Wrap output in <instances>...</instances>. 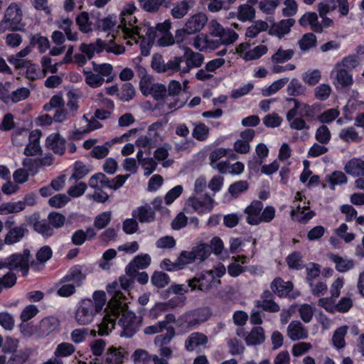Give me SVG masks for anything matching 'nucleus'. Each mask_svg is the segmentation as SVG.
Wrapping results in <instances>:
<instances>
[{
	"mask_svg": "<svg viewBox=\"0 0 364 364\" xmlns=\"http://www.w3.org/2000/svg\"><path fill=\"white\" fill-rule=\"evenodd\" d=\"M128 306L123 311L117 313L112 310V314H106L102 319V321L97 324L98 335L100 336H107L114 328L116 318L122 314L119 321V325L122 331L120 333L122 337L132 338L139 329L142 318L137 317L134 312L127 311Z\"/></svg>",
	"mask_w": 364,
	"mask_h": 364,
	"instance_id": "obj_1",
	"label": "nucleus"
},
{
	"mask_svg": "<svg viewBox=\"0 0 364 364\" xmlns=\"http://www.w3.org/2000/svg\"><path fill=\"white\" fill-rule=\"evenodd\" d=\"M93 300H82L75 312V320L80 325H87L92 322L95 315L102 311L106 303V294L103 291H96Z\"/></svg>",
	"mask_w": 364,
	"mask_h": 364,
	"instance_id": "obj_2",
	"label": "nucleus"
},
{
	"mask_svg": "<svg viewBox=\"0 0 364 364\" xmlns=\"http://www.w3.org/2000/svg\"><path fill=\"white\" fill-rule=\"evenodd\" d=\"M136 7L134 4H128L121 12L122 23L119 26L122 28V32L128 37H130L135 40L136 36L139 38H141V28L138 26H134V24L136 22L135 16H132Z\"/></svg>",
	"mask_w": 364,
	"mask_h": 364,
	"instance_id": "obj_3",
	"label": "nucleus"
},
{
	"mask_svg": "<svg viewBox=\"0 0 364 364\" xmlns=\"http://www.w3.org/2000/svg\"><path fill=\"white\" fill-rule=\"evenodd\" d=\"M84 278L85 276L80 269H72L60 280V284H68L62 285L58 289V295L63 297H68L73 295L75 292V287L81 285Z\"/></svg>",
	"mask_w": 364,
	"mask_h": 364,
	"instance_id": "obj_4",
	"label": "nucleus"
},
{
	"mask_svg": "<svg viewBox=\"0 0 364 364\" xmlns=\"http://www.w3.org/2000/svg\"><path fill=\"white\" fill-rule=\"evenodd\" d=\"M220 284V280L215 277L213 271L202 272L193 278L188 280V287L191 290H200L203 292H208L213 288L218 287Z\"/></svg>",
	"mask_w": 364,
	"mask_h": 364,
	"instance_id": "obj_5",
	"label": "nucleus"
},
{
	"mask_svg": "<svg viewBox=\"0 0 364 364\" xmlns=\"http://www.w3.org/2000/svg\"><path fill=\"white\" fill-rule=\"evenodd\" d=\"M130 176L129 174L119 175L113 179L109 180L104 173H98L93 175L89 181V186L91 188H97L99 183L102 188H109L112 190H117L123 186L126 180Z\"/></svg>",
	"mask_w": 364,
	"mask_h": 364,
	"instance_id": "obj_6",
	"label": "nucleus"
},
{
	"mask_svg": "<svg viewBox=\"0 0 364 364\" xmlns=\"http://www.w3.org/2000/svg\"><path fill=\"white\" fill-rule=\"evenodd\" d=\"M31 255L28 250H24L21 254H13L6 258V268L10 271L19 269L23 276H26L29 270V259Z\"/></svg>",
	"mask_w": 364,
	"mask_h": 364,
	"instance_id": "obj_7",
	"label": "nucleus"
},
{
	"mask_svg": "<svg viewBox=\"0 0 364 364\" xmlns=\"http://www.w3.org/2000/svg\"><path fill=\"white\" fill-rule=\"evenodd\" d=\"M119 284L117 282H114L112 284L107 285V290L108 294L112 295V298L108 303V306L111 308V310H114L117 313H119L127 306V304L122 301L126 296L120 291L117 290Z\"/></svg>",
	"mask_w": 364,
	"mask_h": 364,
	"instance_id": "obj_8",
	"label": "nucleus"
},
{
	"mask_svg": "<svg viewBox=\"0 0 364 364\" xmlns=\"http://www.w3.org/2000/svg\"><path fill=\"white\" fill-rule=\"evenodd\" d=\"M214 200L211 197L206 195L203 201L199 200L196 197H190L186 203V209L192 208L193 211H196L200 214L205 212H210L213 208ZM187 212H190L187 210Z\"/></svg>",
	"mask_w": 364,
	"mask_h": 364,
	"instance_id": "obj_9",
	"label": "nucleus"
},
{
	"mask_svg": "<svg viewBox=\"0 0 364 364\" xmlns=\"http://www.w3.org/2000/svg\"><path fill=\"white\" fill-rule=\"evenodd\" d=\"M182 57L183 61H186V65L182 67L181 70L183 73H189L191 68L200 67L204 60V57L201 53L194 52L189 48H185V53Z\"/></svg>",
	"mask_w": 364,
	"mask_h": 364,
	"instance_id": "obj_10",
	"label": "nucleus"
},
{
	"mask_svg": "<svg viewBox=\"0 0 364 364\" xmlns=\"http://www.w3.org/2000/svg\"><path fill=\"white\" fill-rule=\"evenodd\" d=\"M42 133L39 129L31 131L28 136V143L26 144L23 154L27 156H33L42 154V149L40 146V139Z\"/></svg>",
	"mask_w": 364,
	"mask_h": 364,
	"instance_id": "obj_11",
	"label": "nucleus"
},
{
	"mask_svg": "<svg viewBox=\"0 0 364 364\" xmlns=\"http://www.w3.org/2000/svg\"><path fill=\"white\" fill-rule=\"evenodd\" d=\"M208 17L203 13H198L188 18L185 23L186 31L188 34L200 32L205 26Z\"/></svg>",
	"mask_w": 364,
	"mask_h": 364,
	"instance_id": "obj_12",
	"label": "nucleus"
},
{
	"mask_svg": "<svg viewBox=\"0 0 364 364\" xmlns=\"http://www.w3.org/2000/svg\"><path fill=\"white\" fill-rule=\"evenodd\" d=\"M335 72L333 85L337 89L349 88L353 85L352 75L346 69L341 68V65H336Z\"/></svg>",
	"mask_w": 364,
	"mask_h": 364,
	"instance_id": "obj_13",
	"label": "nucleus"
},
{
	"mask_svg": "<svg viewBox=\"0 0 364 364\" xmlns=\"http://www.w3.org/2000/svg\"><path fill=\"white\" fill-rule=\"evenodd\" d=\"M287 336L293 341L306 339L309 336L308 330L299 321H292L287 327Z\"/></svg>",
	"mask_w": 364,
	"mask_h": 364,
	"instance_id": "obj_14",
	"label": "nucleus"
},
{
	"mask_svg": "<svg viewBox=\"0 0 364 364\" xmlns=\"http://www.w3.org/2000/svg\"><path fill=\"white\" fill-rule=\"evenodd\" d=\"M151 257L148 254H141L136 256L126 267L125 272L133 274L136 273L139 269H146L150 265Z\"/></svg>",
	"mask_w": 364,
	"mask_h": 364,
	"instance_id": "obj_15",
	"label": "nucleus"
},
{
	"mask_svg": "<svg viewBox=\"0 0 364 364\" xmlns=\"http://www.w3.org/2000/svg\"><path fill=\"white\" fill-rule=\"evenodd\" d=\"M294 23L295 20L293 18L284 19L278 23H274L269 28V34L282 38L284 35L290 32L291 28Z\"/></svg>",
	"mask_w": 364,
	"mask_h": 364,
	"instance_id": "obj_16",
	"label": "nucleus"
},
{
	"mask_svg": "<svg viewBox=\"0 0 364 364\" xmlns=\"http://www.w3.org/2000/svg\"><path fill=\"white\" fill-rule=\"evenodd\" d=\"M263 208V204L259 200L253 201L247 206L245 213L247 215V222L252 225H257L261 223V211Z\"/></svg>",
	"mask_w": 364,
	"mask_h": 364,
	"instance_id": "obj_17",
	"label": "nucleus"
},
{
	"mask_svg": "<svg viewBox=\"0 0 364 364\" xmlns=\"http://www.w3.org/2000/svg\"><path fill=\"white\" fill-rule=\"evenodd\" d=\"M46 146L55 154L63 155L65 150V139L58 133L51 134L46 139Z\"/></svg>",
	"mask_w": 364,
	"mask_h": 364,
	"instance_id": "obj_18",
	"label": "nucleus"
},
{
	"mask_svg": "<svg viewBox=\"0 0 364 364\" xmlns=\"http://www.w3.org/2000/svg\"><path fill=\"white\" fill-rule=\"evenodd\" d=\"M59 320L54 316H48L41 320L39 324V336L46 337L58 331Z\"/></svg>",
	"mask_w": 364,
	"mask_h": 364,
	"instance_id": "obj_19",
	"label": "nucleus"
},
{
	"mask_svg": "<svg viewBox=\"0 0 364 364\" xmlns=\"http://www.w3.org/2000/svg\"><path fill=\"white\" fill-rule=\"evenodd\" d=\"M28 230L25 224H22L16 228H12L7 232L4 237V243L12 245L20 242L27 234Z\"/></svg>",
	"mask_w": 364,
	"mask_h": 364,
	"instance_id": "obj_20",
	"label": "nucleus"
},
{
	"mask_svg": "<svg viewBox=\"0 0 364 364\" xmlns=\"http://www.w3.org/2000/svg\"><path fill=\"white\" fill-rule=\"evenodd\" d=\"M193 45L200 51H207L208 50H214L221 44L219 39H210L206 35L200 34L195 38Z\"/></svg>",
	"mask_w": 364,
	"mask_h": 364,
	"instance_id": "obj_21",
	"label": "nucleus"
},
{
	"mask_svg": "<svg viewBox=\"0 0 364 364\" xmlns=\"http://www.w3.org/2000/svg\"><path fill=\"white\" fill-rule=\"evenodd\" d=\"M166 8L171 7V14L174 18H182L188 12L193 6V1H176L170 4L168 3L165 5Z\"/></svg>",
	"mask_w": 364,
	"mask_h": 364,
	"instance_id": "obj_22",
	"label": "nucleus"
},
{
	"mask_svg": "<svg viewBox=\"0 0 364 364\" xmlns=\"http://www.w3.org/2000/svg\"><path fill=\"white\" fill-rule=\"evenodd\" d=\"M126 353L122 347L111 346L105 355V364H121Z\"/></svg>",
	"mask_w": 364,
	"mask_h": 364,
	"instance_id": "obj_23",
	"label": "nucleus"
},
{
	"mask_svg": "<svg viewBox=\"0 0 364 364\" xmlns=\"http://www.w3.org/2000/svg\"><path fill=\"white\" fill-rule=\"evenodd\" d=\"M272 291L279 297L287 296L293 289V284L291 282H284L281 278L274 279L271 283Z\"/></svg>",
	"mask_w": 364,
	"mask_h": 364,
	"instance_id": "obj_24",
	"label": "nucleus"
},
{
	"mask_svg": "<svg viewBox=\"0 0 364 364\" xmlns=\"http://www.w3.org/2000/svg\"><path fill=\"white\" fill-rule=\"evenodd\" d=\"M344 170L348 174L353 176H364V161L353 158L346 163Z\"/></svg>",
	"mask_w": 364,
	"mask_h": 364,
	"instance_id": "obj_25",
	"label": "nucleus"
},
{
	"mask_svg": "<svg viewBox=\"0 0 364 364\" xmlns=\"http://www.w3.org/2000/svg\"><path fill=\"white\" fill-rule=\"evenodd\" d=\"M133 218L140 223H151L155 219V213L149 205L140 206L132 212Z\"/></svg>",
	"mask_w": 364,
	"mask_h": 364,
	"instance_id": "obj_26",
	"label": "nucleus"
},
{
	"mask_svg": "<svg viewBox=\"0 0 364 364\" xmlns=\"http://www.w3.org/2000/svg\"><path fill=\"white\" fill-rule=\"evenodd\" d=\"M245 341L247 346L262 344L265 341L264 328L260 326L253 327L245 337Z\"/></svg>",
	"mask_w": 364,
	"mask_h": 364,
	"instance_id": "obj_27",
	"label": "nucleus"
},
{
	"mask_svg": "<svg viewBox=\"0 0 364 364\" xmlns=\"http://www.w3.org/2000/svg\"><path fill=\"white\" fill-rule=\"evenodd\" d=\"M299 23L302 26L309 24L311 29L316 33H321L323 31L322 26L318 21V16L314 12H309L304 14L299 20Z\"/></svg>",
	"mask_w": 364,
	"mask_h": 364,
	"instance_id": "obj_28",
	"label": "nucleus"
},
{
	"mask_svg": "<svg viewBox=\"0 0 364 364\" xmlns=\"http://www.w3.org/2000/svg\"><path fill=\"white\" fill-rule=\"evenodd\" d=\"M104 46L105 41L100 38H98L95 45L92 43H82L80 46V50L82 53L87 55L88 59H91L95 55V51H96L97 53H100L104 50Z\"/></svg>",
	"mask_w": 364,
	"mask_h": 364,
	"instance_id": "obj_29",
	"label": "nucleus"
},
{
	"mask_svg": "<svg viewBox=\"0 0 364 364\" xmlns=\"http://www.w3.org/2000/svg\"><path fill=\"white\" fill-rule=\"evenodd\" d=\"M207 341L208 338L205 335L200 333H193L186 340V348L188 350H193L197 347L205 345Z\"/></svg>",
	"mask_w": 364,
	"mask_h": 364,
	"instance_id": "obj_30",
	"label": "nucleus"
},
{
	"mask_svg": "<svg viewBox=\"0 0 364 364\" xmlns=\"http://www.w3.org/2000/svg\"><path fill=\"white\" fill-rule=\"evenodd\" d=\"M329 258L336 264V269L340 272H346L354 266V262L352 259H344L337 255L331 254Z\"/></svg>",
	"mask_w": 364,
	"mask_h": 364,
	"instance_id": "obj_31",
	"label": "nucleus"
},
{
	"mask_svg": "<svg viewBox=\"0 0 364 364\" xmlns=\"http://www.w3.org/2000/svg\"><path fill=\"white\" fill-rule=\"evenodd\" d=\"M83 74L85 75V83L92 88H96L102 86L105 82V78L100 75L97 73L94 70H83Z\"/></svg>",
	"mask_w": 364,
	"mask_h": 364,
	"instance_id": "obj_32",
	"label": "nucleus"
},
{
	"mask_svg": "<svg viewBox=\"0 0 364 364\" xmlns=\"http://www.w3.org/2000/svg\"><path fill=\"white\" fill-rule=\"evenodd\" d=\"M255 17V10L252 6L244 4L238 7L237 18L241 21H251Z\"/></svg>",
	"mask_w": 364,
	"mask_h": 364,
	"instance_id": "obj_33",
	"label": "nucleus"
},
{
	"mask_svg": "<svg viewBox=\"0 0 364 364\" xmlns=\"http://www.w3.org/2000/svg\"><path fill=\"white\" fill-rule=\"evenodd\" d=\"M58 27L65 32L67 38L71 41H75L77 39V33L72 32L73 22L71 19L67 18L60 20L57 22Z\"/></svg>",
	"mask_w": 364,
	"mask_h": 364,
	"instance_id": "obj_34",
	"label": "nucleus"
},
{
	"mask_svg": "<svg viewBox=\"0 0 364 364\" xmlns=\"http://www.w3.org/2000/svg\"><path fill=\"white\" fill-rule=\"evenodd\" d=\"M5 17L13 23L20 24L22 20V13L20 6L16 3H11L5 12Z\"/></svg>",
	"mask_w": 364,
	"mask_h": 364,
	"instance_id": "obj_35",
	"label": "nucleus"
},
{
	"mask_svg": "<svg viewBox=\"0 0 364 364\" xmlns=\"http://www.w3.org/2000/svg\"><path fill=\"white\" fill-rule=\"evenodd\" d=\"M348 328L347 326H343L334 331L332 342L337 349H341L345 346V336L347 333Z\"/></svg>",
	"mask_w": 364,
	"mask_h": 364,
	"instance_id": "obj_36",
	"label": "nucleus"
},
{
	"mask_svg": "<svg viewBox=\"0 0 364 364\" xmlns=\"http://www.w3.org/2000/svg\"><path fill=\"white\" fill-rule=\"evenodd\" d=\"M295 52L293 49L284 50L279 48L277 52L272 55V61L274 63H283L291 60Z\"/></svg>",
	"mask_w": 364,
	"mask_h": 364,
	"instance_id": "obj_37",
	"label": "nucleus"
},
{
	"mask_svg": "<svg viewBox=\"0 0 364 364\" xmlns=\"http://www.w3.org/2000/svg\"><path fill=\"white\" fill-rule=\"evenodd\" d=\"M288 267L290 269H301L305 265L302 259V255L299 252H293L286 259Z\"/></svg>",
	"mask_w": 364,
	"mask_h": 364,
	"instance_id": "obj_38",
	"label": "nucleus"
},
{
	"mask_svg": "<svg viewBox=\"0 0 364 364\" xmlns=\"http://www.w3.org/2000/svg\"><path fill=\"white\" fill-rule=\"evenodd\" d=\"M24 203L22 201L5 203L0 205V214L6 215L13 213H18L24 210Z\"/></svg>",
	"mask_w": 364,
	"mask_h": 364,
	"instance_id": "obj_39",
	"label": "nucleus"
},
{
	"mask_svg": "<svg viewBox=\"0 0 364 364\" xmlns=\"http://www.w3.org/2000/svg\"><path fill=\"white\" fill-rule=\"evenodd\" d=\"M204 311L198 309L188 313L185 316L186 321L188 325L194 326L203 323L207 320V316L204 315Z\"/></svg>",
	"mask_w": 364,
	"mask_h": 364,
	"instance_id": "obj_40",
	"label": "nucleus"
},
{
	"mask_svg": "<svg viewBox=\"0 0 364 364\" xmlns=\"http://www.w3.org/2000/svg\"><path fill=\"white\" fill-rule=\"evenodd\" d=\"M306 87L296 78H293L287 85V92L290 96H300L304 94Z\"/></svg>",
	"mask_w": 364,
	"mask_h": 364,
	"instance_id": "obj_41",
	"label": "nucleus"
},
{
	"mask_svg": "<svg viewBox=\"0 0 364 364\" xmlns=\"http://www.w3.org/2000/svg\"><path fill=\"white\" fill-rule=\"evenodd\" d=\"M151 282L157 288H164L170 282L168 275L163 272L156 271L151 277Z\"/></svg>",
	"mask_w": 364,
	"mask_h": 364,
	"instance_id": "obj_42",
	"label": "nucleus"
},
{
	"mask_svg": "<svg viewBox=\"0 0 364 364\" xmlns=\"http://www.w3.org/2000/svg\"><path fill=\"white\" fill-rule=\"evenodd\" d=\"M339 137L347 143L358 142L360 141L358 133L353 127L343 129L339 133Z\"/></svg>",
	"mask_w": 364,
	"mask_h": 364,
	"instance_id": "obj_43",
	"label": "nucleus"
},
{
	"mask_svg": "<svg viewBox=\"0 0 364 364\" xmlns=\"http://www.w3.org/2000/svg\"><path fill=\"white\" fill-rule=\"evenodd\" d=\"M288 82V77L281 78L277 81H274L268 87L262 90V95L264 97L270 96L281 90Z\"/></svg>",
	"mask_w": 364,
	"mask_h": 364,
	"instance_id": "obj_44",
	"label": "nucleus"
},
{
	"mask_svg": "<svg viewBox=\"0 0 364 364\" xmlns=\"http://www.w3.org/2000/svg\"><path fill=\"white\" fill-rule=\"evenodd\" d=\"M299 46L302 51H306L316 46V37L312 33L304 34L299 41Z\"/></svg>",
	"mask_w": 364,
	"mask_h": 364,
	"instance_id": "obj_45",
	"label": "nucleus"
},
{
	"mask_svg": "<svg viewBox=\"0 0 364 364\" xmlns=\"http://www.w3.org/2000/svg\"><path fill=\"white\" fill-rule=\"evenodd\" d=\"M166 333L163 335H159L155 337L154 343L156 346L162 347L168 344L175 336V329L173 326L165 328Z\"/></svg>",
	"mask_w": 364,
	"mask_h": 364,
	"instance_id": "obj_46",
	"label": "nucleus"
},
{
	"mask_svg": "<svg viewBox=\"0 0 364 364\" xmlns=\"http://www.w3.org/2000/svg\"><path fill=\"white\" fill-rule=\"evenodd\" d=\"M33 229L45 237L53 234V229L50 227L49 222L48 223L46 220L36 221L33 224Z\"/></svg>",
	"mask_w": 364,
	"mask_h": 364,
	"instance_id": "obj_47",
	"label": "nucleus"
},
{
	"mask_svg": "<svg viewBox=\"0 0 364 364\" xmlns=\"http://www.w3.org/2000/svg\"><path fill=\"white\" fill-rule=\"evenodd\" d=\"M112 219V212H103L97 215L94 220V227L98 230L106 228L110 223Z\"/></svg>",
	"mask_w": 364,
	"mask_h": 364,
	"instance_id": "obj_48",
	"label": "nucleus"
},
{
	"mask_svg": "<svg viewBox=\"0 0 364 364\" xmlns=\"http://www.w3.org/2000/svg\"><path fill=\"white\" fill-rule=\"evenodd\" d=\"M75 350L74 346L69 343H62L58 345L54 357H67L72 355Z\"/></svg>",
	"mask_w": 364,
	"mask_h": 364,
	"instance_id": "obj_49",
	"label": "nucleus"
},
{
	"mask_svg": "<svg viewBox=\"0 0 364 364\" xmlns=\"http://www.w3.org/2000/svg\"><path fill=\"white\" fill-rule=\"evenodd\" d=\"M149 94H151L156 100H161L167 97V89L163 84H154L151 86Z\"/></svg>",
	"mask_w": 364,
	"mask_h": 364,
	"instance_id": "obj_50",
	"label": "nucleus"
},
{
	"mask_svg": "<svg viewBox=\"0 0 364 364\" xmlns=\"http://www.w3.org/2000/svg\"><path fill=\"white\" fill-rule=\"evenodd\" d=\"M192 134L193 137L197 140L204 141L209 134V128L203 123H196Z\"/></svg>",
	"mask_w": 364,
	"mask_h": 364,
	"instance_id": "obj_51",
	"label": "nucleus"
},
{
	"mask_svg": "<svg viewBox=\"0 0 364 364\" xmlns=\"http://www.w3.org/2000/svg\"><path fill=\"white\" fill-rule=\"evenodd\" d=\"M220 44L230 45L233 43L238 38V35L230 28H224L219 36Z\"/></svg>",
	"mask_w": 364,
	"mask_h": 364,
	"instance_id": "obj_52",
	"label": "nucleus"
},
{
	"mask_svg": "<svg viewBox=\"0 0 364 364\" xmlns=\"http://www.w3.org/2000/svg\"><path fill=\"white\" fill-rule=\"evenodd\" d=\"M315 138L321 144H328L331 138L329 129L326 125L319 127L316 132Z\"/></svg>",
	"mask_w": 364,
	"mask_h": 364,
	"instance_id": "obj_53",
	"label": "nucleus"
},
{
	"mask_svg": "<svg viewBox=\"0 0 364 364\" xmlns=\"http://www.w3.org/2000/svg\"><path fill=\"white\" fill-rule=\"evenodd\" d=\"M256 308H261L262 311H267L270 313H277L280 311V307L278 304L272 300L257 301L256 303Z\"/></svg>",
	"mask_w": 364,
	"mask_h": 364,
	"instance_id": "obj_54",
	"label": "nucleus"
},
{
	"mask_svg": "<svg viewBox=\"0 0 364 364\" xmlns=\"http://www.w3.org/2000/svg\"><path fill=\"white\" fill-rule=\"evenodd\" d=\"M196 259L205 260L210 255V247L204 243L192 248Z\"/></svg>",
	"mask_w": 364,
	"mask_h": 364,
	"instance_id": "obj_55",
	"label": "nucleus"
},
{
	"mask_svg": "<svg viewBox=\"0 0 364 364\" xmlns=\"http://www.w3.org/2000/svg\"><path fill=\"white\" fill-rule=\"evenodd\" d=\"M267 52V48L265 46L259 45L254 48L252 50L246 52L244 55L245 60H252L259 58L262 55Z\"/></svg>",
	"mask_w": 364,
	"mask_h": 364,
	"instance_id": "obj_56",
	"label": "nucleus"
},
{
	"mask_svg": "<svg viewBox=\"0 0 364 364\" xmlns=\"http://www.w3.org/2000/svg\"><path fill=\"white\" fill-rule=\"evenodd\" d=\"M30 44L31 46L38 45L40 53H45L50 48L48 39L38 34L31 37Z\"/></svg>",
	"mask_w": 364,
	"mask_h": 364,
	"instance_id": "obj_57",
	"label": "nucleus"
},
{
	"mask_svg": "<svg viewBox=\"0 0 364 364\" xmlns=\"http://www.w3.org/2000/svg\"><path fill=\"white\" fill-rule=\"evenodd\" d=\"M321 77V72L318 70H314L312 71H308L302 75V80L309 85H314L317 84Z\"/></svg>",
	"mask_w": 364,
	"mask_h": 364,
	"instance_id": "obj_58",
	"label": "nucleus"
},
{
	"mask_svg": "<svg viewBox=\"0 0 364 364\" xmlns=\"http://www.w3.org/2000/svg\"><path fill=\"white\" fill-rule=\"evenodd\" d=\"M249 188V184L247 181H239L229 187L228 192L234 197L237 198L240 193L246 191Z\"/></svg>",
	"mask_w": 364,
	"mask_h": 364,
	"instance_id": "obj_59",
	"label": "nucleus"
},
{
	"mask_svg": "<svg viewBox=\"0 0 364 364\" xmlns=\"http://www.w3.org/2000/svg\"><path fill=\"white\" fill-rule=\"evenodd\" d=\"M327 181L331 183V189H334L336 185L346 183L347 177L342 171H336L331 175L327 176Z\"/></svg>",
	"mask_w": 364,
	"mask_h": 364,
	"instance_id": "obj_60",
	"label": "nucleus"
},
{
	"mask_svg": "<svg viewBox=\"0 0 364 364\" xmlns=\"http://www.w3.org/2000/svg\"><path fill=\"white\" fill-rule=\"evenodd\" d=\"M135 95V90L134 86L127 82L123 85L121 92L119 94V99L124 102H129Z\"/></svg>",
	"mask_w": 364,
	"mask_h": 364,
	"instance_id": "obj_61",
	"label": "nucleus"
},
{
	"mask_svg": "<svg viewBox=\"0 0 364 364\" xmlns=\"http://www.w3.org/2000/svg\"><path fill=\"white\" fill-rule=\"evenodd\" d=\"M340 112L335 108L329 109L317 117L318 120L323 123H330L336 119Z\"/></svg>",
	"mask_w": 364,
	"mask_h": 364,
	"instance_id": "obj_62",
	"label": "nucleus"
},
{
	"mask_svg": "<svg viewBox=\"0 0 364 364\" xmlns=\"http://www.w3.org/2000/svg\"><path fill=\"white\" fill-rule=\"evenodd\" d=\"M139 164L144 170V175L146 176H150L156 170L158 165L157 162L153 158L150 157L141 159Z\"/></svg>",
	"mask_w": 364,
	"mask_h": 364,
	"instance_id": "obj_63",
	"label": "nucleus"
},
{
	"mask_svg": "<svg viewBox=\"0 0 364 364\" xmlns=\"http://www.w3.org/2000/svg\"><path fill=\"white\" fill-rule=\"evenodd\" d=\"M134 364H149L150 358L149 353L143 349H137L132 354Z\"/></svg>",
	"mask_w": 364,
	"mask_h": 364,
	"instance_id": "obj_64",
	"label": "nucleus"
}]
</instances>
